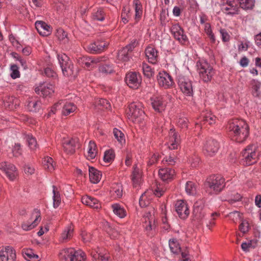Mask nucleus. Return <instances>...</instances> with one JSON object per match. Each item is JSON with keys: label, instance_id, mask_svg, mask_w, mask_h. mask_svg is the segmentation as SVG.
<instances>
[{"label": "nucleus", "instance_id": "f257e3e1", "mask_svg": "<svg viewBox=\"0 0 261 261\" xmlns=\"http://www.w3.org/2000/svg\"><path fill=\"white\" fill-rule=\"evenodd\" d=\"M227 129L231 139L238 143L243 142L249 134L248 124L241 119H234L230 120Z\"/></svg>", "mask_w": 261, "mask_h": 261}, {"label": "nucleus", "instance_id": "f03ea898", "mask_svg": "<svg viewBox=\"0 0 261 261\" xmlns=\"http://www.w3.org/2000/svg\"><path fill=\"white\" fill-rule=\"evenodd\" d=\"M59 257L65 261H86V255L81 250H75L74 248H65L61 251Z\"/></svg>", "mask_w": 261, "mask_h": 261}, {"label": "nucleus", "instance_id": "7ed1b4c3", "mask_svg": "<svg viewBox=\"0 0 261 261\" xmlns=\"http://www.w3.org/2000/svg\"><path fill=\"white\" fill-rule=\"evenodd\" d=\"M143 103L136 101L129 105L127 114L136 123H142L146 118Z\"/></svg>", "mask_w": 261, "mask_h": 261}, {"label": "nucleus", "instance_id": "20e7f679", "mask_svg": "<svg viewBox=\"0 0 261 261\" xmlns=\"http://www.w3.org/2000/svg\"><path fill=\"white\" fill-rule=\"evenodd\" d=\"M197 70L199 76L204 82L211 80L215 74L213 67L206 61L201 60L196 63Z\"/></svg>", "mask_w": 261, "mask_h": 261}, {"label": "nucleus", "instance_id": "39448f33", "mask_svg": "<svg viewBox=\"0 0 261 261\" xmlns=\"http://www.w3.org/2000/svg\"><path fill=\"white\" fill-rule=\"evenodd\" d=\"M57 58L63 74L67 77L75 76L73 64L69 58L65 54H58Z\"/></svg>", "mask_w": 261, "mask_h": 261}, {"label": "nucleus", "instance_id": "423d86ee", "mask_svg": "<svg viewBox=\"0 0 261 261\" xmlns=\"http://www.w3.org/2000/svg\"><path fill=\"white\" fill-rule=\"evenodd\" d=\"M205 185L209 188L211 193L217 194L224 187V179L220 175H213L207 179Z\"/></svg>", "mask_w": 261, "mask_h": 261}, {"label": "nucleus", "instance_id": "0eeeda50", "mask_svg": "<svg viewBox=\"0 0 261 261\" xmlns=\"http://www.w3.org/2000/svg\"><path fill=\"white\" fill-rule=\"evenodd\" d=\"M61 108H62V114L65 116L74 112L77 108L76 106L72 102L60 100L51 108L47 115V118L50 117L52 114H55L56 110Z\"/></svg>", "mask_w": 261, "mask_h": 261}, {"label": "nucleus", "instance_id": "6e6552de", "mask_svg": "<svg viewBox=\"0 0 261 261\" xmlns=\"http://www.w3.org/2000/svg\"><path fill=\"white\" fill-rule=\"evenodd\" d=\"M259 153L254 144L248 145L242 152V160L246 165H252L257 162Z\"/></svg>", "mask_w": 261, "mask_h": 261}, {"label": "nucleus", "instance_id": "1a4fd4ad", "mask_svg": "<svg viewBox=\"0 0 261 261\" xmlns=\"http://www.w3.org/2000/svg\"><path fill=\"white\" fill-rule=\"evenodd\" d=\"M41 220L40 213L38 209H34L31 214L29 219L24 221L21 228L25 231H29L35 228Z\"/></svg>", "mask_w": 261, "mask_h": 261}, {"label": "nucleus", "instance_id": "9d476101", "mask_svg": "<svg viewBox=\"0 0 261 261\" xmlns=\"http://www.w3.org/2000/svg\"><path fill=\"white\" fill-rule=\"evenodd\" d=\"M143 227L147 233H149L150 231L155 229V218L154 216V211L153 208H151L146 212L143 217Z\"/></svg>", "mask_w": 261, "mask_h": 261}, {"label": "nucleus", "instance_id": "9b49d317", "mask_svg": "<svg viewBox=\"0 0 261 261\" xmlns=\"http://www.w3.org/2000/svg\"><path fill=\"white\" fill-rule=\"evenodd\" d=\"M222 11L228 15L238 14L240 11L238 2L236 0H224L221 5Z\"/></svg>", "mask_w": 261, "mask_h": 261}, {"label": "nucleus", "instance_id": "f8f14e48", "mask_svg": "<svg viewBox=\"0 0 261 261\" xmlns=\"http://www.w3.org/2000/svg\"><path fill=\"white\" fill-rule=\"evenodd\" d=\"M16 258V251L10 246L0 247V260L1 261H15Z\"/></svg>", "mask_w": 261, "mask_h": 261}, {"label": "nucleus", "instance_id": "ddd939ff", "mask_svg": "<svg viewBox=\"0 0 261 261\" xmlns=\"http://www.w3.org/2000/svg\"><path fill=\"white\" fill-rule=\"evenodd\" d=\"M125 81L130 88L138 89L141 83L142 78L139 73L129 72L126 74Z\"/></svg>", "mask_w": 261, "mask_h": 261}, {"label": "nucleus", "instance_id": "4468645a", "mask_svg": "<svg viewBox=\"0 0 261 261\" xmlns=\"http://www.w3.org/2000/svg\"><path fill=\"white\" fill-rule=\"evenodd\" d=\"M0 169L3 171L7 177L11 181L14 180L18 175L16 167L8 162H4L0 164Z\"/></svg>", "mask_w": 261, "mask_h": 261}, {"label": "nucleus", "instance_id": "2eb2a0df", "mask_svg": "<svg viewBox=\"0 0 261 261\" xmlns=\"http://www.w3.org/2000/svg\"><path fill=\"white\" fill-rule=\"evenodd\" d=\"M166 98L159 95H153L150 98L151 105L154 111L161 113L165 110L167 103Z\"/></svg>", "mask_w": 261, "mask_h": 261}, {"label": "nucleus", "instance_id": "dca6fc26", "mask_svg": "<svg viewBox=\"0 0 261 261\" xmlns=\"http://www.w3.org/2000/svg\"><path fill=\"white\" fill-rule=\"evenodd\" d=\"M219 148L218 142L213 139H208L204 144L203 151L207 156H212L218 151Z\"/></svg>", "mask_w": 261, "mask_h": 261}, {"label": "nucleus", "instance_id": "f3484780", "mask_svg": "<svg viewBox=\"0 0 261 261\" xmlns=\"http://www.w3.org/2000/svg\"><path fill=\"white\" fill-rule=\"evenodd\" d=\"M178 84L180 90L183 93L188 96H191L193 93V88L191 81L184 76H179Z\"/></svg>", "mask_w": 261, "mask_h": 261}, {"label": "nucleus", "instance_id": "a211bd4d", "mask_svg": "<svg viewBox=\"0 0 261 261\" xmlns=\"http://www.w3.org/2000/svg\"><path fill=\"white\" fill-rule=\"evenodd\" d=\"M157 79L160 86L165 89L171 88L174 84L171 76L165 71L160 72Z\"/></svg>", "mask_w": 261, "mask_h": 261}, {"label": "nucleus", "instance_id": "6ab92c4d", "mask_svg": "<svg viewBox=\"0 0 261 261\" xmlns=\"http://www.w3.org/2000/svg\"><path fill=\"white\" fill-rule=\"evenodd\" d=\"M175 209L181 218L185 219L187 218L190 214L189 207L187 202L184 200H177L175 204Z\"/></svg>", "mask_w": 261, "mask_h": 261}, {"label": "nucleus", "instance_id": "aec40b11", "mask_svg": "<svg viewBox=\"0 0 261 261\" xmlns=\"http://www.w3.org/2000/svg\"><path fill=\"white\" fill-rule=\"evenodd\" d=\"M204 202L202 200L196 201L193 206V214L194 220H197L200 224L205 216V212L203 211Z\"/></svg>", "mask_w": 261, "mask_h": 261}, {"label": "nucleus", "instance_id": "412c9836", "mask_svg": "<svg viewBox=\"0 0 261 261\" xmlns=\"http://www.w3.org/2000/svg\"><path fill=\"white\" fill-rule=\"evenodd\" d=\"M109 43L105 41H97L89 44L87 49L92 54H98L104 50L108 46Z\"/></svg>", "mask_w": 261, "mask_h": 261}, {"label": "nucleus", "instance_id": "4be33fe9", "mask_svg": "<svg viewBox=\"0 0 261 261\" xmlns=\"http://www.w3.org/2000/svg\"><path fill=\"white\" fill-rule=\"evenodd\" d=\"M64 151L69 154H73L75 148L79 146L78 140L76 138L66 139L62 143Z\"/></svg>", "mask_w": 261, "mask_h": 261}, {"label": "nucleus", "instance_id": "5701e85b", "mask_svg": "<svg viewBox=\"0 0 261 261\" xmlns=\"http://www.w3.org/2000/svg\"><path fill=\"white\" fill-rule=\"evenodd\" d=\"M92 257L99 261H110V255L107 253L106 251L102 248H92L90 252Z\"/></svg>", "mask_w": 261, "mask_h": 261}, {"label": "nucleus", "instance_id": "b1692460", "mask_svg": "<svg viewBox=\"0 0 261 261\" xmlns=\"http://www.w3.org/2000/svg\"><path fill=\"white\" fill-rule=\"evenodd\" d=\"M35 92L43 96H49L54 92V86L49 83H44L35 88Z\"/></svg>", "mask_w": 261, "mask_h": 261}, {"label": "nucleus", "instance_id": "393cba45", "mask_svg": "<svg viewBox=\"0 0 261 261\" xmlns=\"http://www.w3.org/2000/svg\"><path fill=\"white\" fill-rule=\"evenodd\" d=\"M180 139L175 132L174 129H170L169 132L168 147L170 149H177L179 144Z\"/></svg>", "mask_w": 261, "mask_h": 261}, {"label": "nucleus", "instance_id": "a878e982", "mask_svg": "<svg viewBox=\"0 0 261 261\" xmlns=\"http://www.w3.org/2000/svg\"><path fill=\"white\" fill-rule=\"evenodd\" d=\"M35 27L38 32L43 36H49L52 31L51 27L42 21H36Z\"/></svg>", "mask_w": 261, "mask_h": 261}, {"label": "nucleus", "instance_id": "bb28decb", "mask_svg": "<svg viewBox=\"0 0 261 261\" xmlns=\"http://www.w3.org/2000/svg\"><path fill=\"white\" fill-rule=\"evenodd\" d=\"M159 175L163 181L168 182L173 178L175 171L169 168H162L159 171Z\"/></svg>", "mask_w": 261, "mask_h": 261}, {"label": "nucleus", "instance_id": "cd10ccee", "mask_svg": "<svg viewBox=\"0 0 261 261\" xmlns=\"http://www.w3.org/2000/svg\"><path fill=\"white\" fill-rule=\"evenodd\" d=\"M107 9L102 8H98L93 10L91 15V18L94 20L103 21L108 18Z\"/></svg>", "mask_w": 261, "mask_h": 261}, {"label": "nucleus", "instance_id": "c85d7f7f", "mask_svg": "<svg viewBox=\"0 0 261 261\" xmlns=\"http://www.w3.org/2000/svg\"><path fill=\"white\" fill-rule=\"evenodd\" d=\"M82 202L83 204L93 208L98 209L101 206L100 203L97 199L87 195L82 198Z\"/></svg>", "mask_w": 261, "mask_h": 261}, {"label": "nucleus", "instance_id": "c756f323", "mask_svg": "<svg viewBox=\"0 0 261 261\" xmlns=\"http://www.w3.org/2000/svg\"><path fill=\"white\" fill-rule=\"evenodd\" d=\"M97 154V148L96 145L94 141H90L89 142L87 152L85 153V156L89 160L94 159Z\"/></svg>", "mask_w": 261, "mask_h": 261}, {"label": "nucleus", "instance_id": "7c9ffc66", "mask_svg": "<svg viewBox=\"0 0 261 261\" xmlns=\"http://www.w3.org/2000/svg\"><path fill=\"white\" fill-rule=\"evenodd\" d=\"M145 53L149 62L155 64L157 62L158 52L154 47L150 46H148L146 48Z\"/></svg>", "mask_w": 261, "mask_h": 261}, {"label": "nucleus", "instance_id": "2f4dec72", "mask_svg": "<svg viewBox=\"0 0 261 261\" xmlns=\"http://www.w3.org/2000/svg\"><path fill=\"white\" fill-rule=\"evenodd\" d=\"M142 173L137 165H134L131 175V179L134 186L137 187L140 184L141 180Z\"/></svg>", "mask_w": 261, "mask_h": 261}, {"label": "nucleus", "instance_id": "473e14b6", "mask_svg": "<svg viewBox=\"0 0 261 261\" xmlns=\"http://www.w3.org/2000/svg\"><path fill=\"white\" fill-rule=\"evenodd\" d=\"M89 174L90 181L94 184L98 183L101 178V172L94 167H89Z\"/></svg>", "mask_w": 261, "mask_h": 261}, {"label": "nucleus", "instance_id": "72a5a7b5", "mask_svg": "<svg viewBox=\"0 0 261 261\" xmlns=\"http://www.w3.org/2000/svg\"><path fill=\"white\" fill-rule=\"evenodd\" d=\"M131 51L127 47H123L119 50L117 54V59L119 61L124 63L127 62L131 58Z\"/></svg>", "mask_w": 261, "mask_h": 261}, {"label": "nucleus", "instance_id": "f704fd0d", "mask_svg": "<svg viewBox=\"0 0 261 261\" xmlns=\"http://www.w3.org/2000/svg\"><path fill=\"white\" fill-rule=\"evenodd\" d=\"M111 208L113 213L120 218H123L127 215L125 209L119 203L112 204Z\"/></svg>", "mask_w": 261, "mask_h": 261}, {"label": "nucleus", "instance_id": "c9c22d12", "mask_svg": "<svg viewBox=\"0 0 261 261\" xmlns=\"http://www.w3.org/2000/svg\"><path fill=\"white\" fill-rule=\"evenodd\" d=\"M133 5L135 10V20L136 22H138L140 20L142 15V5L139 0H134L133 2Z\"/></svg>", "mask_w": 261, "mask_h": 261}, {"label": "nucleus", "instance_id": "e433bc0d", "mask_svg": "<svg viewBox=\"0 0 261 261\" xmlns=\"http://www.w3.org/2000/svg\"><path fill=\"white\" fill-rule=\"evenodd\" d=\"M73 226L70 224L67 226L61 233L60 240L62 242H66L69 240L73 236Z\"/></svg>", "mask_w": 261, "mask_h": 261}, {"label": "nucleus", "instance_id": "4c0bfd02", "mask_svg": "<svg viewBox=\"0 0 261 261\" xmlns=\"http://www.w3.org/2000/svg\"><path fill=\"white\" fill-rule=\"evenodd\" d=\"M104 57H83L82 58V60L83 63L85 64V66L87 67H90L92 65L95 64H97L98 63L102 61V59Z\"/></svg>", "mask_w": 261, "mask_h": 261}, {"label": "nucleus", "instance_id": "58836bf2", "mask_svg": "<svg viewBox=\"0 0 261 261\" xmlns=\"http://www.w3.org/2000/svg\"><path fill=\"white\" fill-rule=\"evenodd\" d=\"M22 254L24 258L29 261H38L39 256L31 249H23Z\"/></svg>", "mask_w": 261, "mask_h": 261}, {"label": "nucleus", "instance_id": "ea45409f", "mask_svg": "<svg viewBox=\"0 0 261 261\" xmlns=\"http://www.w3.org/2000/svg\"><path fill=\"white\" fill-rule=\"evenodd\" d=\"M53 206L54 208H57L61 203V198L58 188L55 186H53Z\"/></svg>", "mask_w": 261, "mask_h": 261}, {"label": "nucleus", "instance_id": "a19ab883", "mask_svg": "<svg viewBox=\"0 0 261 261\" xmlns=\"http://www.w3.org/2000/svg\"><path fill=\"white\" fill-rule=\"evenodd\" d=\"M42 164L45 169L51 172L55 170V163L51 158L46 156L42 161Z\"/></svg>", "mask_w": 261, "mask_h": 261}, {"label": "nucleus", "instance_id": "79ce46f5", "mask_svg": "<svg viewBox=\"0 0 261 261\" xmlns=\"http://www.w3.org/2000/svg\"><path fill=\"white\" fill-rule=\"evenodd\" d=\"M240 8L244 10H251L254 6L255 0H238Z\"/></svg>", "mask_w": 261, "mask_h": 261}, {"label": "nucleus", "instance_id": "37998d69", "mask_svg": "<svg viewBox=\"0 0 261 261\" xmlns=\"http://www.w3.org/2000/svg\"><path fill=\"white\" fill-rule=\"evenodd\" d=\"M56 36L63 43L65 44L68 42L67 34L62 29L59 28L56 30Z\"/></svg>", "mask_w": 261, "mask_h": 261}, {"label": "nucleus", "instance_id": "c03bdc74", "mask_svg": "<svg viewBox=\"0 0 261 261\" xmlns=\"http://www.w3.org/2000/svg\"><path fill=\"white\" fill-rule=\"evenodd\" d=\"M41 102L36 99H32L28 101V107L30 111L37 112L41 107Z\"/></svg>", "mask_w": 261, "mask_h": 261}, {"label": "nucleus", "instance_id": "a18cd8bd", "mask_svg": "<svg viewBox=\"0 0 261 261\" xmlns=\"http://www.w3.org/2000/svg\"><path fill=\"white\" fill-rule=\"evenodd\" d=\"M251 93L254 97H258L260 95V88L261 84L259 82L253 80L251 81Z\"/></svg>", "mask_w": 261, "mask_h": 261}, {"label": "nucleus", "instance_id": "49530a36", "mask_svg": "<svg viewBox=\"0 0 261 261\" xmlns=\"http://www.w3.org/2000/svg\"><path fill=\"white\" fill-rule=\"evenodd\" d=\"M196 185L194 182L191 181L187 182L185 186V190L188 194L190 195H195L196 193Z\"/></svg>", "mask_w": 261, "mask_h": 261}, {"label": "nucleus", "instance_id": "de8ad7c7", "mask_svg": "<svg viewBox=\"0 0 261 261\" xmlns=\"http://www.w3.org/2000/svg\"><path fill=\"white\" fill-rule=\"evenodd\" d=\"M169 245L171 251L174 254H178L181 251V248L178 242L174 239L170 240Z\"/></svg>", "mask_w": 261, "mask_h": 261}, {"label": "nucleus", "instance_id": "09e8293b", "mask_svg": "<svg viewBox=\"0 0 261 261\" xmlns=\"http://www.w3.org/2000/svg\"><path fill=\"white\" fill-rule=\"evenodd\" d=\"M167 187L165 184H158L156 185V187L154 190V194L157 197H161L162 196L165 192L167 190Z\"/></svg>", "mask_w": 261, "mask_h": 261}, {"label": "nucleus", "instance_id": "8fccbe9b", "mask_svg": "<svg viewBox=\"0 0 261 261\" xmlns=\"http://www.w3.org/2000/svg\"><path fill=\"white\" fill-rule=\"evenodd\" d=\"M25 139L30 149L35 150L37 147V143L36 139L32 135L27 134L25 136Z\"/></svg>", "mask_w": 261, "mask_h": 261}, {"label": "nucleus", "instance_id": "3c124183", "mask_svg": "<svg viewBox=\"0 0 261 261\" xmlns=\"http://www.w3.org/2000/svg\"><path fill=\"white\" fill-rule=\"evenodd\" d=\"M174 37L175 39L177 40L180 43L184 44L188 41V37L185 34L184 30L182 28L180 31H178L177 33L174 34Z\"/></svg>", "mask_w": 261, "mask_h": 261}, {"label": "nucleus", "instance_id": "603ef678", "mask_svg": "<svg viewBox=\"0 0 261 261\" xmlns=\"http://www.w3.org/2000/svg\"><path fill=\"white\" fill-rule=\"evenodd\" d=\"M142 69L143 74L147 77H151L154 74V71L151 67L147 63L143 62L142 64Z\"/></svg>", "mask_w": 261, "mask_h": 261}, {"label": "nucleus", "instance_id": "864d4df0", "mask_svg": "<svg viewBox=\"0 0 261 261\" xmlns=\"http://www.w3.org/2000/svg\"><path fill=\"white\" fill-rule=\"evenodd\" d=\"M113 134L115 137V138L117 139L118 142L121 144L125 143V140L124 138V134L117 128H114L113 129Z\"/></svg>", "mask_w": 261, "mask_h": 261}, {"label": "nucleus", "instance_id": "5fc2aeb1", "mask_svg": "<svg viewBox=\"0 0 261 261\" xmlns=\"http://www.w3.org/2000/svg\"><path fill=\"white\" fill-rule=\"evenodd\" d=\"M115 158L114 151L112 149L106 150L103 156V161L106 163L112 162Z\"/></svg>", "mask_w": 261, "mask_h": 261}, {"label": "nucleus", "instance_id": "6e6d98bb", "mask_svg": "<svg viewBox=\"0 0 261 261\" xmlns=\"http://www.w3.org/2000/svg\"><path fill=\"white\" fill-rule=\"evenodd\" d=\"M106 231L111 239H115L118 236V231L110 226L108 223L106 226Z\"/></svg>", "mask_w": 261, "mask_h": 261}, {"label": "nucleus", "instance_id": "4d7b16f0", "mask_svg": "<svg viewBox=\"0 0 261 261\" xmlns=\"http://www.w3.org/2000/svg\"><path fill=\"white\" fill-rule=\"evenodd\" d=\"M121 17L122 20L124 24L126 23L128 21V19L130 17L129 8L128 7H123L122 10Z\"/></svg>", "mask_w": 261, "mask_h": 261}, {"label": "nucleus", "instance_id": "13d9d810", "mask_svg": "<svg viewBox=\"0 0 261 261\" xmlns=\"http://www.w3.org/2000/svg\"><path fill=\"white\" fill-rule=\"evenodd\" d=\"M95 104L96 106L101 107L103 109H109L111 108L110 103L106 99H97L95 101Z\"/></svg>", "mask_w": 261, "mask_h": 261}, {"label": "nucleus", "instance_id": "bf43d9fd", "mask_svg": "<svg viewBox=\"0 0 261 261\" xmlns=\"http://www.w3.org/2000/svg\"><path fill=\"white\" fill-rule=\"evenodd\" d=\"M204 32L208 36L211 41L214 42L215 41V38L212 32L211 26L210 23H205Z\"/></svg>", "mask_w": 261, "mask_h": 261}, {"label": "nucleus", "instance_id": "052dcab7", "mask_svg": "<svg viewBox=\"0 0 261 261\" xmlns=\"http://www.w3.org/2000/svg\"><path fill=\"white\" fill-rule=\"evenodd\" d=\"M148 193L146 192L142 194L139 199V204L141 207H146L149 204V201L147 199Z\"/></svg>", "mask_w": 261, "mask_h": 261}, {"label": "nucleus", "instance_id": "680f3d73", "mask_svg": "<svg viewBox=\"0 0 261 261\" xmlns=\"http://www.w3.org/2000/svg\"><path fill=\"white\" fill-rule=\"evenodd\" d=\"M216 119V116L211 113H207L205 116H203V121L207 122L210 125L215 123Z\"/></svg>", "mask_w": 261, "mask_h": 261}, {"label": "nucleus", "instance_id": "e2e57ef3", "mask_svg": "<svg viewBox=\"0 0 261 261\" xmlns=\"http://www.w3.org/2000/svg\"><path fill=\"white\" fill-rule=\"evenodd\" d=\"M11 151L14 156L17 157L20 155L22 152L20 144L19 143H15Z\"/></svg>", "mask_w": 261, "mask_h": 261}, {"label": "nucleus", "instance_id": "0e129e2a", "mask_svg": "<svg viewBox=\"0 0 261 261\" xmlns=\"http://www.w3.org/2000/svg\"><path fill=\"white\" fill-rule=\"evenodd\" d=\"M177 159L175 155H172L171 154L168 157L165 158L162 162L164 164H167L170 165H174L177 162Z\"/></svg>", "mask_w": 261, "mask_h": 261}, {"label": "nucleus", "instance_id": "69168bd1", "mask_svg": "<svg viewBox=\"0 0 261 261\" xmlns=\"http://www.w3.org/2000/svg\"><path fill=\"white\" fill-rule=\"evenodd\" d=\"M11 76L12 79H15L17 77H19L20 76V73L18 70V66L15 65L13 64L11 66Z\"/></svg>", "mask_w": 261, "mask_h": 261}, {"label": "nucleus", "instance_id": "338daca9", "mask_svg": "<svg viewBox=\"0 0 261 261\" xmlns=\"http://www.w3.org/2000/svg\"><path fill=\"white\" fill-rule=\"evenodd\" d=\"M113 191L116 198H120L122 196V188L121 185H117L115 187H113Z\"/></svg>", "mask_w": 261, "mask_h": 261}, {"label": "nucleus", "instance_id": "774afa93", "mask_svg": "<svg viewBox=\"0 0 261 261\" xmlns=\"http://www.w3.org/2000/svg\"><path fill=\"white\" fill-rule=\"evenodd\" d=\"M239 230L243 233L247 232L249 230V224L247 221L243 220L239 226Z\"/></svg>", "mask_w": 261, "mask_h": 261}]
</instances>
